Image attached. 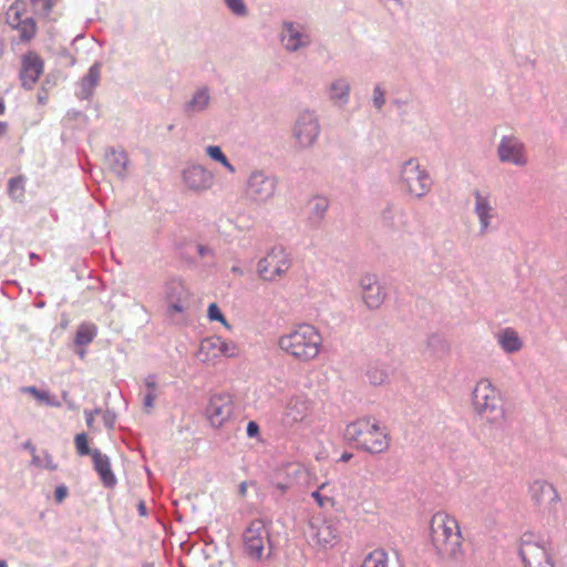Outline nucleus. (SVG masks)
<instances>
[{
    "label": "nucleus",
    "mask_w": 567,
    "mask_h": 567,
    "mask_svg": "<svg viewBox=\"0 0 567 567\" xmlns=\"http://www.w3.org/2000/svg\"><path fill=\"white\" fill-rule=\"evenodd\" d=\"M329 203L324 197H315L310 200L309 207L316 218H321L328 209Z\"/></svg>",
    "instance_id": "obj_33"
},
{
    "label": "nucleus",
    "mask_w": 567,
    "mask_h": 567,
    "mask_svg": "<svg viewBox=\"0 0 567 567\" xmlns=\"http://www.w3.org/2000/svg\"><path fill=\"white\" fill-rule=\"evenodd\" d=\"M25 179L23 176L12 177L8 182V193L14 200H22L24 198Z\"/></svg>",
    "instance_id": "obj_29"
},
{
    "label": "nucleus",
    "mask_w": 567,
    "mask_h": 567,
    "mask_svg": "<svg viewBox=\"0 0 567 567\" xmlns=\"http://www.w3.org/2000/svg\"><path fill=\"white\" fill-rule=\"evenodd\" d=\"M68 496V487L64 485L58 486L54 492V497L58 503H62Z\"/></svg>",
    "instance_id": "obj_42"
},
{
    "label": "nucleus",
    "mask_w": 567,
    "mask_h": 567,
    "mask_svg": "<svg viewBox=\"0 0 567 567\" xmlns=\"http://www.w3.org/2000/svg\"><path fill=\"white\" fill-rule=\"evenodd\" d=\"M374 104L378 109H381L382 105L384 104V96H383V92H381V90L379 87H375L374 90Z\"/></svg>",
    "instance_id": "obj_46"
},
{
    "label": "nucleus",
    "mask_w": 567,
    "mask_h": 567,
    "mask_svg": "<svg viewBox=\"0 0 567 567\" xmlns=\"http://www.w3.org/2000/svg\"><path fill=\"white\" fill-rule=\"evenodd\" d=\"M239 354L240 348L237 342L212 336L200 341L196 357L207 365H215L221 358L233 359Z\"/></svg>",
    "instance_id": "obj_5"
},
{
    "label": "nucleus",
    "mask_w": 567,
    "mask_h": 567,
    "mask_svg": "<svg viewBox=\"0 0 567 567\" xmlns=\"http://www.w3.org/2000/svg\"><path fill=\"white\" fill-rule=\"evenodd\" d=\"M430 542L441 558L458 559L463 536L457 519L445 512L435 513L430 520Z\"/></svg>",
    "instance_id": "obj_2"
},
{
    "label": "nucleus",
    "mask_w": 567,
    "mask_h": 567,
    "mask_svg": "<svg viewBox=\"0 0 567 567\" xmlns=\"http://www.w3.org/2000/svg\"><path fill=\"white\" fill-rule=\"evenodd\" d=\"M234 414L233 396L228 393L215 394L207 406V417L214 427H221Z\"/></svg>",
    "instance_id": "obj_12"
},
{
    "label": "nucleus",
    "mask_w": 567,
    "mask_h": 567,
    "mask_svg": "<svg viewBox=\"0 0 567 567\" xmlns=\"http://www.w3.org/2000/svg\"><path fill=\"white\" fill-rule=\"evenodd\" d=\"M207 317L210 321L220 322L226 329L230 330L231 326L223 315L221 310L217 306V303L213 302L208 306Z\"/></svg>",
    "instance_id": "obj_34"
},
{
    "label": "nucleus",
    "mask_w": 567,
    "mask_h": 567,
    "mask_svg": "<svg viewBox=\"0 0 567 567\" xmlns=\"http://www.w3.org/2000/svg\"><path fill=\"white\" fill-rule=\"evenodd\" d=\"M306 473V470L300 464H289L285 468V480L292 481L293 485L298 482V480Z\"/></svg>",
    "instance_id": "obj_36"
},
{
    "label": "nucleus",
    "mask_w": 567,
    "mask_h": 567,
    "mask_svg": "<svg viewBox=\"0 0 567 567\" xmlns=\"http://www.w3.org/2000/svg\"><path fill=\"white\" fill-rule=\"evenodd\" d=\"M75 449L79 455H92V452L89 447V440L85 433H79L74 437Z\"/></svg>",
    "instance_id": "obj_38"
},
{
    "label": "nucleus",
    "mask_w": 567,
    "mask_h": 567,
    "mask_svg": "<svg viewBox=\"0 0 567 567\" xmlns=\"http://www.w3.org/2000/svg\"><path fill=\"white\" fill-rule=\"evenodd\" d=\"M401 183L405 190L415 197L423 196L431 187V178L429 174L424 169L420 168V165L415 159H409L403 164L401 171Z\"/></svg>",
    "instance_id": "obj_8"
},
{
    "label": "nucleus",
    "mask_w": 567,
    "mask_h": 567,
    "mask_svg": "<svg viewBox=\"0 0 567 567\" xmlns=\"http://www.w3.org/2000/svg\"><path fill=\"white\" fill-rule=\"evenodd\" d=\"M93 420H94L93 414H92V413H89V414L86 415V424H87V426H89V427H90V426H92V424H93Z\"/></svg>",
    "instance_id": "obj_52"
},
{
    "label": "nucleus",
    "mask_w": 567,
    "mask_h": 567,
    "mask_svg": "<svg viewBox=\"0 0 567 567\" xmlns=\"http://www.w3.org/2000/svg\"><path fill=\"white\" fill-rule=\"evenodd\" d=\"M189 290L181 280H171L165 286V299L168 305L167 312L169 316L182 313L186 309L189 299Z\"/></svg>",
    "instance_id": "obj_14"
},
{
    "label": "nucleus",
    "mask_w": 567,
    "mask_h": 567,
    "mask_svg": "<svg viewBox=\"0 0 567 567\" xmlns=\"http://www.w3.org/2000/svg\"><path fill=\"white\" fill-rule=\"evenodd\" d=\"M244 549L248 557L260 560L264 555L265 545L269 542V533L261 519H254L245 529L243 535Z\"/></svg>",
    "instance_id": "obj_9"
},
{
    "label": "nucleus",
    "mask_w": 567,
    "mask_h": 567,
    "mask_svg": "<svg viewBox=\"0 0 567 567\" xmlns=\"http://www.w3.org/2000/svg\"><path fill=\"white\" fill-rule=\"evenodd\" d=\"M60 0H31L34 11L49 21H56L58 16H52L53 8Z\"/></svg>",
    "instance_id": "obj_28"
},
{
    "label": "nucleus",
    "mask_w": 567,
    "mask_h": 567,
    "mask_svg": "<svg viewBox=\"0 0 567 567\" xmlns=\"http://www.w3.org/2000/svg\"><path fill=\"white\" fill-rule=\"evenodd\" d=\"M228 8L238 16H243L246 13V6L243 0H225Z\"/></svg>",
    "instance_id": "obj_40"
},
{
    "label": "nucleus",
    "mask_w": 567,
    "mask_h": 567,
    "mask_svg": "<svg viewBox=\"0 0 567 567\" xmlns=\"http://www.w3.org/2000/svg\"><path fill=\"white\" fill-rule=\"evenodd\" d=\"M239 493L241 496H245L246 493H247V483L246 482H243L240 485H239Z\"/></svg>",
    "instance_id": "obj_49"
},
{
    "label": "nucleus",
    "mask_w": 567,
    "mask_h": 567,
    "mask_svg": "<svg viewBox=\"0 0 567 567\" xmlns=\"http://www.w3.org/2000/svg\"><path fill=\"white\" fill-rule=\"evenodd\" d=\"M474 210L480 218L482 229H486L489 225L493 207L491 206L488 195H484L475 190V207Z\"/></svg>",
    "instance_id": "obj_24"
},
{
    "label": "nucleus",
    "mask_w": 567,
    "mask_h": 567,
    "mask_svg": "<svg viewBox=\"0 0 567 567\" xmlns=\"http://www.w3.org/2000/svg\"><path fill=\"white\" fill-rule=\"evenodd\" d=\"M6 111V105L4 103L0 100V115H2Z\"/></svg>",
    "instance_id": "obj_53"
},
{
    "label": "nucleus",
    "mask_w": 567,
    "mask_h": 567,
    "mask_svg": "<svg viewBox=\"0 0 567 567\" xmlns=\"http://www.w3.org/2000/svg\"><path fill=\"white\" fill-rule=\"evenodd\" d=\"M247 435L249 437H257L259 435V425L255 421H250L247 424Z\"/></svg>",
    "instance_id": "obj_43"
},
{
    "label": "nucleus",
    "mask_w": 567,
    "mask_h": 567,
    "mask_svg": "<svg viewBox=\"0 0 567 567\" xmlns=\"http://www.w3.org/2000/svg\"><path fill=\"white\" fill-rule=\"evenodd\" d=\"M44 62L35 52H28L22 59L21 82L23 87L31 90L43 73Z\"/></svg>",
    "instance_id": "obj_16"
},
{
    "label": "nucleus",
    "mask_w": 567,
    "mask_h": 567,
    "mask_svg": "<svg viewBox=\"0 0 567 567\" xmlns=\"http://www.w3.org/2000/svg\"><path fill=\"white\" fill-rule=\"evenodd\" d=\"M322 338L311 324L302 323L293 327L278 339V347L287 355L299 362H309L320 352Z\"/></svg>",
    "instance_id": "obj_3"
},
{
    "label": "nucleus",
    "mask_w": 567,
    "mask_h": 567,
    "mask_svg": "<svg viewBox=\"0 0 567 567\" xmlns=\"http://www.w3.org/2000/svg\"><path fill=\"white\" fill-rule=\"evenodd\" d=\"M389 561L384 549H374L364 557L361 567H389Z\"/></svg>",
    "instance_id": "obj_27"
},
{
    "label": "nucleus",
    "mask_w": 567,
    "mask_h": 567,
    "mask_svg": "<svg viewBox=\"0 0 567 567\" xmlns=\"http://www.w3.org/2000/svg\"><path fill=\"white\" fill-rule=\"evenodd\" d=\"M209 101V95L206 90H200L195 93L189 105L194 111L203 110Z\"/></svg>",
    "instance_id": "obj_37"
},
{
    "label": "nucleus",
    "mask_w": 567,
    "mask_h": 567,
    "mask_svg": "<svg viewBox=\"0 0 567 567\" xmlns=\"http://www.w3.org/2000/svg\"><path fill=\"white\" fill-rule=\"evenodd\" d=\"M208 156L225 166L230 173L235 172L234 166L228 162L219 146H208L206 148Z\"/></svg>",
    "instance_id": "obj_32"
},
{
    "label": "nucleus",
    "mask_w": 567,
    "mask_h": 567,
    "mask_svg": "<svg viewBox=\"0 0 567 567\" xmlns=\"http://www.w3.org/2000/svg\"><path fill=\"white\" fill-rule=\"evenodd\" d=\"M20 33V38L23 41H30L37 34V24L32 18H25L20 23L13 27Z\"/></svg>",
    "instance_id": "obj_30"
},
{
    "label": "nucleus",
    "mask_w": 567,
    "mask_h": 567,
    "mask_svg": "<svg viewBox=\"0 0 567 567\" xmlns=\"http://www.w3.org/2000/svg\"><path fill=\"white\" fill-rule=\"evenodd\" d=\"M519 554L525 567H554L549 545L533 534L523 535Z\"/></svg>",
    "instance_id": "obj_6"
},
{
    "label": "nucleus",
    "mask_w": 567,
    "mask_h": 567,
    "mask_svg": "<svg viewBox=\"0 0 567 567\" xmlns=\"http://www.w3.org/2000/svg\"><path fill=\"white\" fill-rule=\"evenodd\" d=\"M313 401L306 394H296L288 399L282 417L287 423H298L308 420L313 413Z\"/></svg>",
    "instance_id": "obj_13"
},
{
    "label": "nucleus",
    "mask_w": 567,
    "mask_h": 567,
    "mask_svg": "<svg viewBox=\"0 0 567 567\" xmlns=\"http://www.w3.org/2000/svg\"><path fill=\"white\" fill-rule=\"evenodd\" d=\"M318 133L319 124L310 114H303L298 120L295 136L300 146H310L316 141Z\"/></svg>",
    "instance_id": "obj_18"
},
{
    "label": "nucleus",
    "mask_w": 567,
    "mask_h": 567,
    "mask_svg": "<svg viewBox=\"0 0 567 567\" xmlns=\"http://www.w3.org/2000/svg\"><path fill=\"white\" fill-rule=\"evenodd\" d=\"M248 193L256 200H266L275 193V181L262 173H254L248 182Z\"/></svg>",
    "instance_id": "obj_19"
},
{
    "label": "nucleus",
    "mask_w": 567,
    "mask_h": 567,
    "mask_svg": "<svg viewBox=\"0 0 567 567\" xmlns=\"http://www.w3.org/2000/svg\"><path fill=\"white\" fill-rule=\"evenodd\" d=\"M348 499L357 509L370 513L377 507L375 486L368 480L360 478L350 485Z\"/></svg>",
    "instance_id": "obj_11"
},
{
    "label": "nucleus",
    "mask_w": 567,
    "mask_h": 567,
    "mask_svg": "<svg viewBox=\"0 0 567 567\" xmlns=\"http://www.w3.org/2000/svg\"><path fill=\"white\" fill-rule=\"evenodd\" d=\"M529 493L533 501L547 509L549 513H555L556 507L560 502V496L555 486L545 481H535L530 487Z\"/></svg>",
    "instance_id": "obj_15"
},
{
    "label": "nucleus",
    "mask_w": 567,
    "mask_h": 567,
    "mask_svg": "<svg viewBox=\"0 0 567 567\" xmlns=\"http://www.w3.org/2000/svg\"><path fill=\"white\" fill-rule=\"evenodd\" d=\"M310 540L319 548L328 549L339 543V530L333 518H315L310 523Z\"/></svg>",
    "instance_id": "obj_10"
},
{
    "label": "nucleus",
    "mask_w": 567,
    "mask_h": 567,
    "mask_svg": "<svg viewBox=\"0 0 567 567\" xmlns=\"http://www.w3.org/2000/svg\"><path fill=\"white\" fill-rule=\"evenodd\" d=\"M349 85L342 81H336L331 85V97L337 101H342L348 96Z\"/></svg>",
    "instance_id": "obj_35"
},
{
    "label": "nucleus",
    "mask_w": 567,
    "mask_h": 567,
    "mask_svg": "<svg viewBox=\"0 0 567 567\" xmlns=\"http://www.w3.org/2000/svg\"><path fill=\"white\" fill-rule=\"evenodd\" d=\"M352 458V454L351 453H343L340 457V461L342 462H348Z\"/></svg>",
    "instance_id": "obj_51"
},
{
    "label": "nucleus",
    "mask_w": 567,
    "mask_h": 567,
    "mask_svg": "<svg viewBox=\"0 0 567 567\" xmlns=\"http://www.w3.org/2000/svg\"><path fill=\"white\" fill-rule=\"evenodd\" d=\"M281 41L288 50L296 51L308 43V35L295 28L292 23H285Z\"/></svg>",
    "instance_id": "obj_23"
},
{
    "label": "nucleus",
    "mask_w": 567,
    "mask_h": 567,
    "mask_svg": "<svg viewBox=\"0 0 567 567\" xmlns=\"http://www.w3.org/2000/svg\"><path fill=\"white\" fill-rule=\"evenodd\" d=\"M155 398H156V394H155V392H154V391H150V392L145 395V399H144V405H145L146 410H151V409H153Z\"/></svg>",
    "instance_id": "obj_47"
},
{
    "label": "nucleus",
    "mask_w": 567,
    "mask_h": 567,
    "mask_svg": "<svg viewBox=\"0 0 567 567\" xmlns=\"http://www.w3.org/2000/svg\"><path fill=\"white\" fill-rule=\"evenodd\" d=\"M25 391L29 392L30 394H32L35 399H38L40 401H44V400L48 399V394L47 393L40 392L34 386L27 388Z\"/></svg>",
    "instance_id": "obj_45"
},
{
    "label": "nucleus",
    "mask_w": 567,
    "mask_h": 567,
    "mask_svg": "<svg viewBox=\"0 0 567 567\" xmlns=\"http://www.w3.org/2000/svg\"><path fill=\"white\" fill-rule=\"evenodd\" d=\"M274 485L277 489H279L284 494L293 486V482L284 480V481L274 483Z\"/></svg>",
    "instance_id": "obj_44"
},
{
    "label": "nucleus",
    "mask_w": 567,
    "mask_h": 567,
    "mask_svg": "<svg viewBox=\"0 0 567 567\" xmlns=\"http://www.w3.org/2000/svg\"><path fill=\"white\" fill-rule=\"evenodd\" d=\"M0 567H8V565L4 560H0Z\"/></svg>",
    "instance_id": "obj_56"
},
{
    "label": "nucleus",
    "mask_w": 567,
    "mask_h": 567,
    "mask_svg": "<svg viewBox=\"0 0 567 567\" xmlns=\"http://www.w3.org/2000/svg\"><path fill=\"white\" fill-rule=\"evenodd\" d=\"M112 156H117V157H118V158H117V161L120 162V159H122V162H123V167L125 166V156H124V154H123V153H118V154H116L115 152H112Z\"/></svg>",
    "instance_id": "obj_50"
},
{
    "label": "nucleus",
    "mask_w": 567,
    "mask_h": 567,
    "mask_svg": "<svg viewBox=\"0 0 567 567\" xmlns=\"http://www.w3.org/2000/svg\"><path fill=\"white\" fill-rule=\"evenodd\" d=\"M473 405L475 411L491 423H503L506 420L499 393L487 379L477 382L473 391Z\"/></svg>",
    "instance_id": "obj_4"
},
{
    "label": "nucleus",
    "mask_w": 567,
    "mask_h": 567,
    "mask_svg": "<svg viewBox=\"0 0 567 567\" xmlns=\"http://www.w3.org/2000/svg\"><path fill=\"white\" fill-rule=\"evenodd\" d=\"M184 182L194 190H203L210 187L213 175L202 166H192L184 171Z\"/></svg>",
    "instance_id": "obj_21"
},
{
    "label": "nucleus",
    "mask_w": 567,
    "mask_h": 567,
    "mask_svg": "<svg viewBox=\"0 0 567 567\" xmlns=\"http://www.w3.org/2000/svg\"><path fill=\"white\" fill-rule=\"evenodd\" d=\"M25 6L22 1H16L7 12V21L13 28L18 23H20L23 19Z\"/></svg>",
    "instance_id": "obj_31"
},
{
    "label": "nucleus",
    "mask_w": 567,
    "mask_h": 567,
    "mask_svg": "<svg viewBox=\"0 0 567 567\" xmlns=\"http://www.w3.org/2000/svg\"><path fill=\"white\" fill-rule=\"evenodd\" d=\"M497 338L498 343L506 352H516L522 348V341L518 337V333L511 328L501 331Z\"/></svg>",
    "instance_id": "obj_25"
},
{
    "label": "nucleus",
    "mask_w": 567,
    "mask_h": 567,
    "mask_svg": "<svg viewBox=\"0 0 567 567\" xmlns=\"http://www.w3.org/2000/svg\"><path fill=\"white\" fill-rule=\"evenodd\" d=\"M144 509H145L144 505H143V504H141V505H140V511H141L143 514H144Z\"/></svg>",
    "instance_id": "obj_57"
},
{
    "label": "nucleus",
    "mask_w": 567,
    "mask_h": 567,
    "mask_svg": "<svg viewBox=\"0 0 567 567\" xmlns=\"http://www.w3.org/2000/svg\"><path fill=\"white\" fill-rule=\"evenodd\" d=\"M291 260L282 248L271 249L257 266L259 277L266 281L280 279L290 268Z\"/></svg>",
    "instance_id": "obj_7"
},
{
    "label": "nucleus",
    "mask_w": 567,
    "mask_h": 567,
    "mask_svg": "<svg viewBox=\"0 0 567 567\" xmlns=\"http://www.w3.org/2000/svg\"><path fill=\"white\" fill-rule=\"evenodd\" d=\"M96 334L97 327L94 323H81L75 332L74 342L78 346H86L93 341Z\"/></svg>",
    "instance_id": "obj_26"
},
{
    "label": "nucleus",
    "mask_w": 567,
    "mask_h": 567,
    "mask_svg": "<svg viewBox=\"0 0 567 567\" xmlns=\"http://www.w3.org/2000/svg\"><path fill=\"white\" fill-rule=\"evenodd\" d=\"M498 155L502 162L524 166L527 163L524 145L513 137H504L498 146Z\"/></svg>",
    "instance_id": "obj_17"
},
{
    "label": "nucleus",
    "mask_w": 567,
    "mask_h": 567,
    "mask_svg": "<svg viewBox=\"0 0 567 567\" xmlns=\"http://www.w3.org/2000/svg\"><path fill=\"white\" fill-rule=\"evenodd\" d=\"M383 380H384V378H382V377H381V378H379V379H378V378H371V381H372L373 383H381V382H383Z\"/></svg>",
    "instance_id": "obj_54"
},
{
    "label": "nucleus",
    "mask_w": 567,
    "mask_h": 567,
    "mask_svg": "<svg viewBox=\"0 0 567 567\" xmlns=\"http://www.w3.org/2000/svg\"><path fill=\"white\" fill-rule=\"evenodd\" d=\"M146 384H147V386H150L152 389V391H154L155 384L153 382L147 381Z\"/></svg>",
    "instance_id": "obj_55"
},
{
    "label": "nucleus",
    "mask_w": 567,
    "mask_h": 567,
    "mask_svg": "<svg viewBox=\"0 0 567 567\" xmlns=\"http://www.w3.org/2000/svg\"><path fill=\"white\" fill-rule=\"evenodd\" d=\"M8 130V124L6 122L0 121V136L4 135Z\"/></svg>",
    "instance_id": "obj_48"
},
{
    "label": "nucleus",
    "mask_w": 567,
    "mask_h": 567,
    "mask_svg": "<svg viewBox=\"0 0 567 567\" xmlns=\"http://www.w3.org/2000/svg\"><path fill=\"white\" fill-rule=\"evenodd\" d=\"M92 460L103 485L105 487H113L116 484V477L112 472L110 458L95 450L92 452Z\"/></svg>",
    "instance_id": "obj_22"
},
{
    "label": "nucleus",
    "mask_w": 567,
    "mask_h": 567,
    "mask_svg": "<svg viewBox=\"0 0 567 567\" xmlns=\"http://www.w3.org/2000/svg\"><path fill=\"white\" fill-rule=\"evenodd\" d=\"M361 287L363 301L369 308L377 309L383 303L384 291L373 276H364Z\"/></svg>",
    "instance_id": "obj_20"
},
{
    "label": "nucleus",
    "mask_w": 567,
    "mask_h": 567,
    "mask_svg": "<svg viewBox=\"0 0 567 567\" xmlns=\"http://www.w3.org/2000/svg\"><path fill=\"white\" fill-rule=\"evenodd\" d=\"M100 79V66L94 64L90 68L89 73L86 75V81H89L92 85H96Z\"/></svg>",
    "instance_id": "obj_41"
},
{
    "label": "nucleus",
    "mask_w": 567,
    "mask_h": 567,
    "mask_svg": "<svg viewBox=\"0 0 567 567\" xmlns=\"http://www.w3.org/2000/svg\"><path fill=\"white\" fill-rule=\"evenodd\" d=\"M326 483H322L319 488L315 492H312L311 496L316 501L319 507L323 508L328 505H333V499L331 497L322 496L320 494V491L326 487Z\"/></svg>",
    "instance_id": "obj_39"
},
{
    "label": "nucleus",
    "mask_w": 567,
    "mask_h": 567,
    "mask_svg": "<svg viewBox=\"0 0 567 567\" xmlns=\"http://www.w3.org/2000/svg\"><path fill=\"white\" fill-rule=\"evenodd\" d=\"M344 439L357 450L375 455L385 453L391 444L388 429L373 416H361L350 422Z\"/></svg>",
    "instance_id": "obj_1"
}]
</instances>
